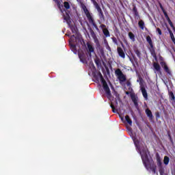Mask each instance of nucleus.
Instances as JSON below:
<instances>
[{"mask_svg":"<svg viewBox=\"0 0 175 175\" xmlns=\"http://www.w3.org/2000/svg\"><path fill=\"white\" fill-rule=\"evenodd\" d=\"M81 8L82 10H83V12L85 13L90 24H92V25H93V27L95 28L97 32H99V28L98 27V25H96V23H95V19H94V17L92 16V13L90 12V10H88V8H87V6L83 3H81Z\"/></svg>","mask_w":175,"mask_h":175,"instance_id":"1","label":"nucleus"},{"mask_svg":"<svg viewBox=\"0 0 175 175\" xmlns=\"http://www.w3.org/2000/svg\"><path fill=\"white\" fill-rule=\"evenodd\" d=\"M138 151L141 155L142 160L144 166H147V163L150 162V159H148V154H147V151H148V149L147 148H143V149L141 150L139 148V150Z\"/></svg>","mask_w":175,"mask_h":175,"instance_id":"2","label":"nucleus"},{"mask_svg":"<svg viewBox=\"0 0 175 175\" xmlns=\"http://www.w3.org/2000/svg\"><path fill=\"white\" fill-rule=\"evenodd\" d=\"M98 76L103 84V88L105 92V94L107 95V96H111V92L110 91V88H109L107 82H106V80H105V78H103V75H102V73L99 72Z\"/></svg>","mask_w":175,"mask_h":175,"instance_id":"3","label":"nucleus"},{"mask_svg":"<svg viewBox=\"0 0 175 175\" xmlns=\"http://www.w3.org/2000/svg\"><path fill=\"white\" fill-rule=\"evenodd\" d=\"M146 42L148 43L150 46L149 51L152 57H153V58H154V59H156L157 61V53L155 52V47L154 46V44L152 43V40L151 39V37L150 36H148L146 37Z\"/></svg>","mask_w":175,"mask_h":175,"instance_id":"4","label":"nucleus"},{"mask_svg":"<svg viewBox=\"0 0 175 175\" xmlns=\"http://www.w3.org/2000/svg\"><path fill=\"white\" fill-rule=\"evenodd\" d=\"M92 3H93L95 9H96L97 10L98 16L100 21L105 22L106 19L105 18V14H103V10H102V8H100V6L98 3V2H96V0H94V1L92 2Z\"/></svg>","mask_w":175,"mask_h":175,"instance_id":"5","label":"nucleus"},{"mask_svg":"<svg viewBox=\"0 0 175 175\" xmlns=\"http://www.w3.org/2000/svg\"><path fill=\"white\" fill-rule=\"evenodd\" d=\"M137 83H139L140 90L142 91V95L146 100H147V99H148V94H147V90L144 87V81H143V78H142V77H139V79H137Z\"/></svg>","mask_w":175,"mask_h":175,"instance_id":"6","label":"nucleus"},{"mask_svg":"<svg viewBox=\"0 0 175 175\" xmlns=\"http://www.w3.org/2000/svg\"><path fill=\"white\" fill-rule=\"evenodd\" d=\"M115 75L117 76L120 84L126 81V75H124L121 69H116L115 70Z\"/></svg>","mask_w":175,"mask_h":175,"instance_id":"7","label":"nucleus"},{"mask_svg":"<svg viewBox=\"0 0 175 175\" xmlns=\"http://www.w3.org/2000/svg\"><path fill=\"white\" fill-rule=\"evenodd\" d=\"M72 44H70V49L74 51L75 54L77 53V49L76 46H77V42H80V38L76 37L75 35H72L70 38Z\"/></svg>","mask_w":175,"mask_h":175,"instance_id":"8","label":"nucleus"},{"mask_svg":"<svg viewBox=\"0 0 175 175\" xmlns=\"http://www.w3.org/2000/svg\"><path fill=\"white\" fill-rule=\"evenodd\" d=\"M159 5L167 21L168 22V24H170V27H172V29H174V31H175L174 25H173V22H172V21L170 20V18L169 17V15H167V12H166V10H165V8H163V5H162V3H161V2L159 1Z\"/></svg>","mask_w":175,"mask_h":175,"instance_id":"9","label":"nucleus"},{"mask_svg":"<svg viewBox=\"0 0 175 175\" xmlns=\"http://www.w3.org/2000/svg\"><path fill=\"white\" fill-rule=\"evenodd\" d=\"M160 65L161 68H163L164 72H165L167 76H172V70L169 68V66H167V64H166V62H161Z\"/></svg>","mask_w":175,"mask_h":175,"instance_id":"10","label":"nucleus"},{"mask_svg":"<svg viewBox=\"0 0 175 175\" xmlns=\"http://www.w3.org/2000/svg\"><path fill=\"white\" fill-rule=\"evenodd\" d=\"M146 169L147 170H152V173L155 174L157 173V165L154 164H152L148 161V163H146V165H144Z\"/></svg>","mask_w":175,"mask_h":175,"instance_id":"11","label":"nucleus"},{"mask_svg":"<svg viewBox=\"0 0 175 175\" xmlns=\"http://www.w3.org/2000/svg\"><path fill=\"white\" fill-rule=\"evenodd\" d=\"M128 57L129 58V61L131 62L134 68H136V66H139V62L137 57H136L135 55L132 54L131 57H129V55H128Z\"/></svg>","mask_w":175,"mask_h":175,"instance_id":"12","label":"nucleus"},{"mask_svg":"<svg viewBox=\"0 0 175 175\" xmlns=\"http://www.w3.org/2000/svg\"><path fill=\"white\" fill-rule=\"evenodd\" d=\"M130 96L131 98L132 102L134 103L135 109H139V103L137 102L139 98L136 96V94L133 93H131Z\"/></svg>","mask_w":175,"mask_h":175,"instance_id":"13","label":"nucleus"},{"mask_svg":"<svg viewBox=\"0 0 175 175\" xmlns=\"http://www.w3.org/2000/svg\"><path fill=\"white\" fill-rule=\"evenodd\" d=\"M95 44H96V50L98 51L100 55L103 57V55H105V49H103V46H100V43H99V41L98 42H96Z\"/></svg>","mask_w":175,"mask_h":175,"instance_id":"14","label":"nucleus"},{"mask_svg":"<svg viewBox=\"0 0 175 175\" xmlns=\"http://www.w3.org/2000/svg\"><path fill=\"white\" fill-rule=\"evenodd\" d=\"M87 47L88 54H89L90 57H92L91 54H92V53H95V49L90 42H87Z\"/></svg>","mask_w":175,"mask_h":175,"instance_id":"15","label":"nucleus"},{"mask_svg":"<svg viewBox=\"0 0 175 175\" xmlns=\"http://www.w3.org/2000/svg\"><path fill=\"white\" fill-rule=\"evenodd\" d=\"M153 68L154 70L159 75H162L161 65L158 62H153Z\"/></svg>","mask_w":175,"mask_h":175,"instance_id":"16","label":"nucleus"},{"mask_svg":"<svg viewBox=\"0 0 175 175\" xmlns=\"http://www.w3.org/2000/svg\"><path fill=\"white\" fill-rule=\"evenodd\" d=\"M133 7L132 12L134 14V17L136 20H139L140 18V15L139 14V11H137V8H136L135 4L133 5Z\"/></svg>","mask_w":175,"mask_h":175,"instance_id":"17","label":"nucleus"},{"mask_svg":"<svg viewBox=\"0 0 175 175\" xmlns=\"http://www.w3.org/2000/svg\"><path fill=\"white\" fill-rule=\"evenodd\" d=\"M117 53L120 58H123V59H125V51L122 48L118 46Z\"/></svg>","mask_w":175,"mask_h":175,"instance_id":"18","label":"nucleus"},{"mask_svg":"<svg viewBox=\"0 0 175 175\" xmlns=\"http://www.w3.org/2000/svg\"><path fill=\"white\" fill-rule=\"evenodd\" d=\"M90 33L93 38V40L94 43H98L99 42V40L98 39V37L96 36V33H95V31L92 29H90Z\"/></svg>","mask_w":175,"mask_h":175,"instance_id":"19","label":"nucleus"},{"mask_svg":"<svg viewBox=\"0 0 175 175\" xmlns=\"http://www.w3.org/2000/svg\"><path fill=\"white\" fill-rule=\"evenodd\" d=\"M65 12H66V15L63 16L64 20L66 21L68 25H70V24L72 23V21H70V16L69 15V13L68 12V11H65Z\"/></svg>","mask_w":175,"mask_h":175,"instance_id":"20","label":"nucleus"},{"mask_svg":"<svg viewBox=\"0 0 175 175\" xmlns=\"http://www.w3.org/2000/svg\"><path fill=\"white\" fill-rule=\"evenodd\" d=\"M79 58L83 64H87V59L85 57V54L84 53H78Z\"/></svg>","mask_w":175,"mask_h":175,"instance_id":"21","label":"nucleus"},{"mask_svg":"<svg viewBox=\"0 0 175 175\" xmlns=\"http://www.w3.org/2000/svg\"><path fill=\"white\" fill-rule=\"evenodd\" d=\"M145 113L147 117L149 118L150 121H152V120H154V116L152 115V112L150 111V109L147 108L145 110Z\"/></svg>","mask_w":175,"mask_h":175,"instance_id":"22","label":"nucleus"},{"mask_svg":"<svg viewBox=\"0 0 175 175\" xmlns=\"http://www.w3.org/2000/svg\"><path fill=\"white\" fill-rule=\"evenodd\" d=\"M133 142H134V144L137 148V150H138V151H140V142L139 141V139H136V138H134L133 139Z\"/></svg>","mask_w":175,"mask_h":175,"instance_id":"23","label":"nucleus"},{"mask_svg":"<svg viewBox=\"0 0 175 175\" xmlns=\"http://www.w3.org/2000/svg\"><path fill=\"white\" fill-rule=\"evenodd\" d=\"M133 50H134V52L135 53L137 57H138V58L140 59V58H142V52H140L139 49H137V47H136V46H134Z\"/></svg>","mask_w":175,"mask_h":175,"instance_id":"24","label":"nucleus"},{"mask_svg":"<svg viewBox=\"0 0 175 175\" xmlns=\"http://www.w3.org/2000/svg\"><path fill=\"white\" fill-rule=\"evenodd\" d=\"M138 27L143 31L144 28H146V25L144 23V21L143 20H139L138 22Z\"/></svg>","mask_w":175,"mask_h":175,"instance_id":"25","label":"nucleus"},{"mask_svg":"<svg viewBox=\"0 0 175 175\" xmlns=\"http://www.w3.org/2000/svg\"><path fill=\"white\" fill-rule=\"evenodd\" d=\"M168 95H169L170 100H172V102H175L174 93H173V92H169Z\"/></svg>","mask_w":175,"mask_h":175,"instance_id":"26","label":"nucleus"},{"mask_svg":"<svg viewBox=\"0 0 175 175\" xmlns=\"http://www.w3.org/2000/svg\"><path fill=\"white\" fill-rule=\"evenodd\" d=\"M56 4L57 5L58 9H59L60 12L62 13H64V10H62V8H64V5L61 4V1H56Z\"/></svg>","mask_w":175,"mask_h":175,"instance_id":"27","label":"nucleus"},{"mask_svg":"<svg viewBox=\"0 0 175 175\" xmlns=\"http://www.w3.org/2000/svg\"><path fill=\"white\" fill-rule=\"evenodd\" d=\"M103 33L105 36V38H110V31L107 29H103Z\"/></svg>","mask_w":175,"mask_h":175,"instance_id":"28","label":"nucleus"},{"mask_svg":"<svg viewBox=\"0 0 175 175\" xmlns=\"http://www.w3.org/2000/svg\"><path fill=\"white\" fill-rule=\"evenodd\" d=\"M157 166H159V167H161L162 166V160H161V157L159 156L157 157Z\"/></svg>","mask_w":175,"mask_h":175,"instance_id":"29","label":"nucleus"},{"mask_svg":"<svg viewBox=\"0 0 175 175\" xmlns=\"http://www.w3.org/2000/svg\"><path fill=\"white\" fill-rule=\"evenodd\" d=\"M125 120H126V122L129 124V125H132V120L131 119L129 116L126 115L125 116Z\"/></svg>","mask_w":175,"mask_h":175,"instance_id":"30","label":"nucleus"},{"mask_svg":"<svg viewBox=\"0 0 175 175\" xmlns=\"http://www.w3.org/2000/svg\"><path fill=\"white\" fill-rule=\"evenodd\" d=\"M129 37L131 39V40H132V42H135V34H133V33L130 31L129 33Z\"/></svg>","mask_w":175,"mask_h":175,"instance_id":"31","label":"nucleus"},{"mask_svg":"<svg viewBox=\"0 0 175 175\" xmlns=\"http://www.w3.org/2000/svg\"><path fill=\"white\" fill-rule=\"evenodd\" d=\"M64 6L66 10L70 9V4H69V2L68 1H64Z\"/></svg>","mask_w":175,"mask_h":175,"instance_id":"32","label":"nucleus"},{"mask_svg":"<svg viewBox=\"0 0 175 175\" xmlns=\"http://www.w3.org/2000/svg\"><path fill=\"white\" fill-rule=\"evenodd\" d=\"M169 161H170V159H169V157L167 156L164 157V160H163L164 164L169 165Z\"/></svg>","mask_w":175,"mask_h":175,"instance_id":"33","label":"nucleus"},{"mask_svg":"<svg viewBox=\"0 0 175 175\" xmlns=\"http://www.w3.org/2000/svg\"><path fill=\"white\" fill-rule=\"evenodd\" d=\"M159 172L160 173V174H165V169L163 168V167H159Z\"/></svg>","mask_w":175,"mask_h":175,"instance_id":"34","label":"nucleus"},{"mask_svg":"<svg viewBox=\"0 0 175 175\" xmlns=\"http://www.w3.org/2000/svg\"><path fill=\"white\" fill-rule=\"evenodd\" d=\"M168 137L170 139V142H171L172 144H174V142L173 141V138H172V135H170V133L168 131L167 133Z\"/></svg>","mask_w":175,"mask_h":175,"instance_id":"35","label":"nucleus"},{"mask_svg":"<svg viewBox=\"0 0 175 175\" xmlns=\"http://www.w3.org/2000/svg\"><path fill=\"white\" fill-rule=\"evenodd\" d=\"M111 39H112L113 42L115 44H118V41L117 40V38H116V37H112Z\"/></svg>","mask_w":175,"mask_h":175,"instance_id":"36","label":"nucleus"},{"mask_svg":"<svg viewBox=\"0 0 175 175\" xmlns=\"http://www.w3.org/2000/svg\"><path fill=\"white\" fill-rule=\"evenodd\" d=\"M156 32H157V33H159V35L161 36V35H162V30H161L159 29V27H157L156 29Z\"/></svg>","mask_w":175,"mask_h":175,"instance_id":"37","label":"nucleus"},{"mask_svg":"<svg viewBox=\"0 0 175 175\" xmlns=\"http://www.w3.org/2000/svg\"><path fill=\"white\" fill-rule=\"evenodd\" d=\"M94 62H95V64L97 65V66H99V65H100V59H96L94 60Z\"/></svg>","mask_w":175,"mask_h":175,"instance_id":"38","label":"nucleus"},{"mask_svg":"<svg viewBox=\"0 0 175 175\" xmlns=\"http://www.w3.org/2000/svg\"><path fill=\"white\" fill-rule=\"evenodd\" d=\"M100 28H101V29L103 31V29H107V28H106V25L105 24H101L100 25Z\"/></svg>","mask_w":175,"mask_h":175,"instance_id":"39","label":"nucleus"},{"mask_svg":"<svg viewBox=\"0 0 175 175\" xmlns=\"http://www.w3.org/2000/svg\"><path fill=\"white\" fill-rule=\"evenodd\" d=\"M70 29L72 32V33H76L77 32V31L76 30V29L75 28V27H71Z\"/></svg>","mask_w":175,"mask_h":175,"instance_id":"40","label":"nucleus"},{"mask_svg":"<svg viewBox=\"0 0 175 175\" xmlns=\"http://www.w3.org/2000/svg\"><path fill=\"white\" fill-rule=\"evenodd\" d=\"M111 107L112 109L113 113H116V107H114V105L113 104H111Z\"/></svg>","mask_w":175,"mask_h":175,"instance_id":"41","label":"nucleus"},{"mask_svg":"<svg viewBox=\"0 0 175 175\" xmlns=\"http://www.w3.org/2000/svg\"><path fill=\"white\" fill-rule=\"evenodd\" d=\"M155 116L156 118H159L161 117V114L158 111L155 113Z\"/></svg>","mask_w":175,"mask_h":175,"instance_id":"42","label":"nucleus"},{"mask_svg":"<svg viewBox=\"0 0 175 175\" xmlns=\"http://www.w3.org/2000/svg\"><path fill=\"white\" fill-rule=\"evenodd\" d=\"M126 85H127V87H131V81H128L126 82Z\"/></svg>","mask_w":175,"mask_h":175,"instance_id":"43","label":"nucleus"},{"mask_svg":"<svg viewBox=\"0 0 175 175\" xmlns=\"http://www.w3.org/2000/svg\"><path fill=\"white\" fill-rule=\"evenodd\" d=\"M107 50H108V51H111V48L110 47V46H107Z\"/></svg>","mask_w":175,"mask_h":175,"instance_id":"44","label":"nucleus"},{"mask_svg":"<svg viewBox=\"0 0 175 175\" xmlns=\"http://www.w3.org/2000/svg\"><path fill=\"white\" fill-rule=\"evenodd\" d=\"M125 94H126V95H129V94H131V92L127 91L125 92Z\"/></svg>","mask_w":175,"mask_h":175,"instance_id":"45","label":"nucleus"},{"mask_svg":"<svg viewBox=\"0 0 175 175\" xmlns=\"http://www.w3.org/2000/svg\"><path fill=\"white\" fill-rule=\"evenodd\" d=\"M54 1V2H55V3H57V1H58V0H53Z\"/></svg>","mask_w":175,"mask_h":175,"instance_id":"46","label":"nucleus"},{"mask_svg":"<svg viewBox=\"0 0 175 175\" xmlns=\"http://www.w3.org/2000/svg\"><path fill=\"white\" fill-rule=\"evenodd\" d=\"M160 175H167V174L164 173V174H160Z\"/></svg>","mask_w":175,"mask_h":175,"instance_id":"47","label":"nucleus"},{"mask_svg":"<svg viewBox=\"0 0 175 175\" xmlns=\"http://www.w3.org/2000/svg\"><path fill=\"white\" fill-rule=\"evenodd\" d=\"M116 103H118L117 100H116Z\"/></svg>","mask_w":175,"mask_h":175,"instance_id":"48","label":"nucleus"}]
</instances>
